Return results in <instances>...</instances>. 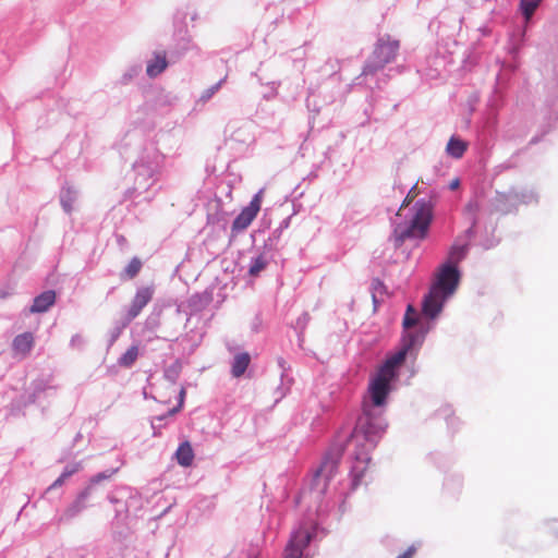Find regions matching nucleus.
<instances>
[{
  "instance_id": "obj_4",
  "label": "nucleus",
  "mask_w": 558,
  "mask_h": 558,
  "mask_svg": "<svg viewBox=\"0 0 558 558\" xmlns=\"http://www.w3.org/2000/svg\"><path fill=\"white\" fill-rule=\"evenodd\" d=\"M415 214L410 226L402 233V238H424L433 218V205L429 202L418 201L414 205Z\"/></svg>"
},
{
  "instance_id": "obj_9",
  "label": "nucleus",
  "mask_w": 558,
  "mask_h": 558,
  "mask_svg": "<svg viewBox=\"0 0 558 558\" xmlns=\"http://www.w3.org/2000/svg\"><path fill=\"white\" fill-rule=\"evenodd\" d=\"M153 289L149 287L141 288L136 291L130 310L128 312V319L132 320L134 319L141 311L150 302L153 298Z\"/></svg>"
},
{
  "instance_id": "obj_11",
  "label": "nucleus",
  "mask_w": 558,
  "mask_h": 558,
  "mask_svg": "<svg viewBox=\"0 0 558 558\" xmlns=\"http://www.w3.org/2000/svg\"><path fill=\"white\" fill-rule=\"evenodd\" d=\"M168 66L166 51L154 52V58L147 62L146 74L154 78L161 74Z\"/></svg>"
},
{
  "instance_id": "obj_8",
  "label": "nucleus",
  "mask_w": 558,
  "mask_h": 558,
  "mask_svg": "<svg viewBox=\"0 0 558 558\" xmlns=\"http://www.w3.org/2000/svg\"><path fill=\"white\" fill-rule=\"evenodd\" d=\"M34 345V335L29 331H26L14 337L12 341V351L15 356L25 359L32 352Z\"/></svg>"
},
{
  "instance_id": "obj_13",
  "label": "nucleus",
  "mask_w": 558,
  "mask_h": 558,
  "mask_svg": "<svg viewBox=\"0 0 558 558\" xmlns=\"http://www.w3.org/2000/svg\"><path fill=\"white\" fill-rule=\"evenodd\" d=\"M250 363H251V356L248 353L242 352V353L236 354L233 359L232 366H231L232 376L235 378L241 377L247 369Z\"/></svg>"
},
{
  "instance_id": "obj_1",
  "label": "nucleus",
  "mask_w": 558,
  "mask_h": 558,
  "mask_svg": "<svg viewBox=\"0 0 558 558\" xmlns=\"http://www.w3.org/2000/svg\"><path fill=\"white\" fill-rule=\"evenodd\" d=\"M415 340L416 336L408 332L403 338L402 349L389 356L371 379L368 392L373 405L383 407L386 403L390 392V383L396 377V368L404 362L408 351L414 345Z\"/></svg>"
},
{
  "instance_id": "obj_7",
  "label": "nucleus",
  "mask_w": 558,
  "mask_h": 558,
  "mask_svg": "<svg viewBox=\"0 0 558 558\" xmlns=\"http://www.w3.org/2000/svg\"><path fill=\"white\" fill-rule=\"evenodd\" d=\"M311 539L312 534L307 529H298L292 533L282 558H302L303 551L308 546Z\"/></svg>"
},
{
  "instance_id": "obj_6",
  "label": "nucleus",
  "mask_w": 558,
  "mask_h": 558,
  "mask_svg": "<svg viewBox=\"0 0 558 558\" xmlns=\"http://www.w3.org/2000/svg\"><path fill=\"white\" fill-rule=\"evenodd\" d=\"M338 471V460L332 457H326L320 466L315 472L313 478V488L319 494H324L327 489L329 481Z\"/></svg>"
},
{
  "instance_id": "obj_12",
  "label": "nucleus",
  "mask_w": 558,
  "mask_h": 558,
  "mask_svg": "<svg viewBox=\"0 0 558 558\" xmlns=\"http://www.w3.org/2000/svg\"><path fill=\"white\" fill-rule=\"evenodd\" d=\"M56 302V292L52 290L45 291L34 299L29 308L31 313H44L49 310Z\"/></svg>"
},
{
  "instance_id": "obj_25",
  "label": "nucleus",
  "mask_w": 558,
  "mask_h": 558,
  "mask_svg": "<svg viewBox=\"0 0 558 558\" xmlns=\"http://www.w3.org/2000/svg\"><path fill=\"white\" fill-rule=\"evenodd\" d=\"M221 86V82L217 83L215 86L209 88L206 94L203 96L204 99H209Z\"/></svg>"
},
{
  "instance_id": "obj_20",
  "label": "nucleus",
  "mask_w": 558,
  "mask_h": 558,
  "mask_svg": "<svg viewBox=\"0 0 558 558\" xmlns=\"http://www.w3.org/2000/svg\"><path fill=\"white\" fill-rule=\"evenodd\" d=\"M417 323L416 312L412 305H409L403 318V327L405 330L413 327Z\"/></svg>"
},
{
  "instance_id": "obj_24",
  "label": "nucleus",
  "mask_w": 558,
  "mask_h": 558,
  "mask_svg": "<svg viewBox=\"0 0 558 558\" xmlns=\"http://www.w3.org/2000/svg\"><path fill=\"white\" fill-rule=\"evenodd\" d=\"M415 553H416L415 546H410L405 551H403L396 558H413Z\"/></svg>"
},
{
  "instance_id": "obj_27",
  "label": "nucleus",
  "mask_w": 558,
  "mask_h": 558,
  "mask_svg": "<svg viewBox=\"0 0 558 558\" xmlns=\"http://www.w3.org/2000/svg\"><path fill=\"white\" fill-rule=\"evenodd\" d=\"M86 496H87V493H84V494H82V495H81V497H80V498H81V499H84Z\"/></svg>"
},
{
  "instance_id": "obj_5",
  "label": "nucleus",
  "mask_w": 558,
  "mask_h": 558,
  "mask_svg": "<svg viewBox=\"0 0 558 558\" xmlns=\"http://www.w3.org/2000/svg\"><path fill=\"white\" fill-rule=\"evenodd\" d=\"M265 189H260L252 198L248 206L244 207L232 222V232L239 233L250 227L257 217L264 197Z\"/></svg>"
},
{
  "instance_id": "obj_19",
  "label": "nucleus",
  "mask_w": 558,
  "mask_h": 558,
  "mask_svg": "<svg viewBox=\"0 0 558 558\" xmlns=\"http://www.w3.org/2000/svg\"><path fill=\"white\" fill-rule=\"evenodd\" d=\"M541 1L542 0H521L520 5L526 20L534 14Z\"/></svg>"
},
{
  "instance_id": "obj_15",
  "label": "nucleus",
  "mask_w": 558,
  "mask_h": 558,
  "mask_svg": "<svg viewBox=\"0 0 558 558\" xmlns=\"http://www.w3.org/2000/svg\"><path fill=\"white\" fill-rule=\"evenodd\" d=\"M468 149V143L459 137L452 136L446 147V151L449 156L459 159Z\"/></svg>"
},
{
  "instance_id": "obj_26",
  "label": "nucleus",
  "mask_w": 558,
  "mask_h": 558,
  "mask_svg": "<svg viewBox=\"0 0 558 558\" xmlns=\"http://www.w3.org/2000/svg\"><path fill=\"white\" fill-rule=\"evenodd\" d=\"M460 184V181L458 179H454L451 183H450V189L451 190H454L459 186Z\"/></svg>"
},
{
  "instance_id": "obj_10",
  "label": "nucleus",
  "mask_w": 558,
  "mask_h": 558,
  "mask_svg": "<svg viewBox=\"0 0 558 558\" xmlns=\"http://www.w3.org/2000/svg\"><path fill=\"white\" fill-rule=\"evenodd\" d=\"M363 413L364 415L360 418L359 424L364 429L365 434H380L385 430L386 424L381 418L377 420L376 422L372 421L371 409L366 403L364 404Z\"/></svg>"
},
{
  "instance_id": "obj_3",
  "label": "nucleus",
  "mask_w": 558,
  "mask_h": 558,
  "mask_svg": "<svg viewBox=\"0 0 558 558\" xmlns=\"http://www.w3.org/2000/svg\"><path fill=\"white\" fill-rule=\"evenodd\" d=\"M400 48V43L385 35L378 38L375 48L363 66V75H374L383 70L388 63L395 61Z\"/></svg>"
},
{
  "instance_id": "obj_21",
  "label": "nucleus",
  "mask_w": 558,
  "mask_h": 558,
  "mask_svg": "<svg viewBox=\"0 0 558 558\" xmlns=\"http://www.w3.org/2000/svg\"><path fill=\"white\" fill-rule=\"evenodd\" d=\"M76 470L73 469V470H65L56 481L54 483L51 485V488H56L60 485H62V483L68 478L70 477Z\"/></svg>"
},
{
  "instance_id": "obj_16",
  "label": "nucleus",
  "mask_w": 558,
  "mask_h": 558,
  "mask_svg": "<svg viewBox=\"0 0 558 558\" xmlns=\"http://www.w3.org/2000/svg\"><path fill=\"white\" fill-rule=\"evenodd\" d=\"M142 269V262L138 257H133L125 267L122 277L128 279L135 278Z\"/></svg>"
},
{
  "instance_id": "obj_18",
  "label": "nucleus",
  "mask_w": 558,
  "mask_h": 558,
  "mask_svg": "<svg viewBox=\"0 0 558 558\" xmlns=\"http://www.w3.org/2000/svg\"><path fill=\"white\" fill-rule=\"evenodd\" d=\"M267 266V259L264 255H259L251 263L248 274L253 277L258 276Z\"/></svg>"
},
{
  "instance_id": "obj_17",
  "label": "nucleus",
  "mask_w": 558,
  "mask_h": 558,
  "mask_svg": "<svg viewBox=\"0 0 558 558\" xmlns=\"http://www.w3.org/2000/svg\"><path fill=\"white\" fill-rule=\"evenodd\" d=\"M138 356L137 345H132L128 351L119 359V364L124 367H130L134 364Z\"/></svg>"
},
{
  "instance_id": "obj_14",
  "label": "nucleus",
  "mask_w": 558,
  "mask_h": 558,
  "mask_svg": "<svg viewBox=\"0 0 558 558\" xmlns=\"http://www.w3.org/2000/svg\"><path fill=\"white\" fill-rule=\"evenodd\" d=\"M175 458L180 465L190 466L194 460V451L189 441L182 442L175 451Z\"/></svg>"
},
{
  "instance_id": "obj_23",
  "label": "nucleus",
  "mask_w": 558,
  "mask_h": 558,
  "mask_svg": "<svg viewBox=\"0 0 558 558\" xmlns=\"http://www.w3.org/2000/svg\"><path fill=\"white\" fill-rule=\"evenodd\" d=\"M415 190H416V185H414V186L410 190V192L408 193L407 197L404 198V201H403V202H402V204H401L400 210H401L402 208H404V207L409 206V205L412 203V201L416 197V192H415Z\"/></svg>"
},
{
  "instance_id": "obj_22",
  "label": "nucleus",
  "mask_w": 558,
  "mask_h": 558,
  "mask_svg": "<svg viewBox=\"0 0 558 558\" xmlns=\"http://www.w3.org/2000/svg\"><path fill=\"white\" fill-rule=\"evenodd\" d=\"M464 253H465V248L463 246L453 247L450 253V258L456 262H459L464 256Z\"/></svg>"
},
{
  "instance_id": "obj_2",
  "label": "nucleus",
  "mask_w": 558,
  "mask_h": 558,
  "mask_svg": "<svg viewBox=\"0 0 558 558\" xmlns=\"http://www.w3.org/2000/svg\"><path fill=\"white\" fill-rule=\"evenodd\" d=\"M458 283L459 272L457 268L450 265L444 266L438 272L429 293L424 298L423 313L430 318L436 317L440 313L445 300L456 291Z\"/></svg>"
}]
</instances>
